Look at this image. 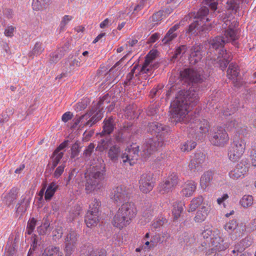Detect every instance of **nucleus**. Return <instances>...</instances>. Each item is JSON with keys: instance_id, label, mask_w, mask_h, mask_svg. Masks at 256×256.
Returning <instances> with one entry per match:
<instances>
[{"instance_id": "31", "label": "nucleus", "mask_w": 256, "mask_h": 256, "mask_svg": "<svg viewBox=\"0 0 256 256\" xmlns=\"http://www.w3.org/2000/svg\"><path fill=\"white\" fill-rule=\"evenodd\" d=\"M170 236V234L167 232L156 234L150 240V246H154L158 242L162 243L166 242Z\"/></svg>"}, {"instance_id": "29", "label": "nucleus", "mask_w": 256, "mask_h": 256, "mask_svg": "<svg viewBox=\"0 0 256 256\" xmlns=\"http://www.w3.org/2000/svg\"><path fill=\"white\" fill-rule=\"evenodd\" d=\"M100 136L101 138L98 142V144L96 150L100 152H103L108 149L112 144V139L109 136Z\"/></svg>"}, {"instance_id": "13", "label": "nucleus", "mask_w": 256, "mask_h": 256, "mask_svg": "<svg viewBox=\"0 0 256 256\" xmlns=\"http://www.w3.org/2000/svg\"><path fill=\"white\" fill-rule=\"evenodd\" d=\"M203 46L198 44H195L190 47V56L188 60L191 64H195L203 57Z\"/></svg>"}, {"instance_id": "51", "label": "nucleus", "mask_w": 256, "mask_h": 256, "mask_svg": "<svg viewBox=\"0 0 256 256\" xmlns=\"http://www.w3.org/2000/svg\"><path fill=\"white\" fill-rule=\"evenodd\" d=\"M199 128V132L201 134H206L208 132L209 125L207 120H203L200 121L198 125Z\"/></svg>"}, {"instance_id": "54", "label": "nucleus", "mask_w": 256, "mask_h": 256, "mask_svg": "<svg viewBox=\"0 0 256 256\" xmlns=\"http://www.w3.org/2000/svg\"><path fill=\"white\" fill-rule=\"evenodd\" d=\"M196 146V142L193 141H188L181 146L182 152L190 151L194 148Z\"/></svg>"}, {"instance_id": "33", "label": "nucleus", "mask_w": 256, "mask_h": 256, "mask_svg": "<svg viewBox=\"0 0 256 256\" xmlns=\"http://www.w3.org/2000/svg\"><path fill=\"white\" fill-rule=\"evenodd\" d=\"M92 112L90 111L87 112L85 114H84L80 116L78 118H76L74 120V124H73V126H76L80 122L82 123V124L83 125H90V126H92L94 124H92V122L88 123L89 122V120H87L88 118H89L90 116L92 117Z\"/></svg>"}, {"instance_id": "15", "label": "nucleus", "mask_w": 256, "mask_h": 256, "mask_svg": "<svg viewBox=\"0 0 256 256\" xmlns=\"http://www.w3.org/2000/svg\"><path fill=\"white\" fill-rule=\"evenodd\" d=\"M227 76L229 79L232 80L235 86L240 87L243 84L244 82L240 80L239 76V70L236 64H230L227 70Z\"/></svg>"}, {"instance_id": "16", "label": "nucleus", "mask_w": 256, "mask_h": 256, "mask_svg": "<svg viewBox=\"0 0 256 256\" xmlns=\"http://www.w3.org/2000/svg\"><path fill=\"white\" fill-rule=\"evenodd\" d=\"M212 28V26L211 24H206V23L203 24L197 20L190 25L188 32L192 34H197L198 32H207L211 30Z\"/></svg>"}, {"instance_id": "61", "label": "nucleus", "mask_w": 256, "mask_h": 256, "mask_svg": "<svg viewBox=\"0 0 256 256\" xmlns=\"http://www.w3.org/2000/svg\"><path fill=\"white\" fill-rule=\"evenodd\" d=\"M167 222V220L166 218H158L154 220L152 224V226L154 228H160V226H162L164 224Z\"/></svg>"}, {"instance_id": "26", "label": "nucleus", "mask_w": 256, "mask_h": 256, "mask_svg": "<svg viewBox=\"0 0 256 256\" xmlns=\"http://www.w3.org/2000/svg\"><path fill=\"white\" fill-rule=\"evenodd\" d=\"M121 150L116 144L110 147L108 152V156L114 162H117L120 156Z\"/></svg>"}, {"instance_id": "46", "label": "nucleus", "mask_w": 256, "mask_h": 256, "mask_svg": "<svg viewBox=\"0 0 256 256\" xmlns=\"http://www.w3.org/2000/svg\"><path fill=\"white\" fill-rule=\"evenodd\" d=\"M80 146L77 142L73 144L71 148L70 158L74 159V162L80 159L79 158H78L80 152Z\"/></svg>"}, {"instance_id": "24", "label": "nucleus", "mask_w": 256, "mask_h": 256, "mask_svg": "<svg viewBox=\"0 0 256 256\" xmlns=\"http://www.w3.org/2000/svg\"><path fill=\"white\" fill-rule=\"evenodd\" d=\"M84 221L88 227L96 226L98 221V210L94 208L93 211H88Z\"/></svg>"}, {"instance_id": "48", "label": "nucleus", "mask_w": 256, "mask_h": 256, "mask_svg": "<svg viewBox=\"0 0 256 256\" xmlns=\"http://www.w3.org/2000/svg\"><path fill=\"white\" fill-rule=\"evenodd\" d=\"M226 8L228 10H232L236 14L239 9V3L236 0H228L226 2Z\"/></svg>"}, {"instance_id": "64", "label": "nucleus", "mask_w": 256, "mask_h": 256, "mask_svg": "<svg viewBox=\"0 0 256 256\" xmlns=\"http://www.w3.org/2000/svg\"><path fill=\"white\" fill-rule=\"evenodd\" d=\"M65 167L66 165L64 164H62L60 166H58L54 171L53 176L54 178H58L63 173Z\"/></svg>"}, {"instance_id": "3", "label": "nucleus", "mask_w": 256, "mask_h": 256, "mask_svg": "<svg viewBox=\"0 0 256 256\" xmlns=\"http://www.w3.org/2000/svg\"><path fill=\"white\" fill-rule=\"evenodd\" d=\"M246 146L245 138L240 135H236L228 152L230 160L233 162L238 161L244 153Z\"/></svg>"}, {"instance_id": "49", "label": "nucleus", "mask_w": 256, "mask_h": 256, "mask_svg": "<svg viewBox=\"0 0 256 256\" xmlns=\"http://www.w3.org/2000/svg\"><path fill=\"white\" fill-rule=\"evenodd\" d=\"M83 174L84 173L82 172L80 169L78 168H74L72 169L69 173L68 181L70 182L72 179L74 180L76 176H83Z\"/></svg>"}, {"instance_id": "53", "label": "nucleus", "mask_w": 256, "mask_h": 256, "mask_svg": "<svg viewBox=\"0 0 256 256\" xmlns=\"http://www.w3.org/2000/svg\"><path fill=\"white\" fill-rule=\"evenodd\" d=\"M188 168L192 172H196L201 170L202 165L191 160L188 164Z\"/></svg>"}, {"instance_id": "23", "label": "nucleus", "mask_w": 256, "mask_h": 256, "mask_svg": "<svg viewBox=\"0 0 256 256\" xmlns=\"http://www.w3.org/2000/svg\"><path fill=\"white\" fill-rule=\"evenodd\" d=\"M180 26V24H176L170 28L162 40L164 44H170V42L178 36L176 31L179 28Z\"/></svg>"}, {"instance_id": "19", "label": "nucleus", "mask_w": 256, "mask_h": 256, "mask_svg": "<svg viewBox=\"0 0 256 256\" xmlns=\"http://www.w3.org/2000/svg\"><path fill=\"white\" fill-rule=\"evenodd\" d=\"M118 210L124 213V214L130 218L131 220L136 216L137 212L134 204L132 202L123 204Z\"/></svg>"}, {"instance_id": "57", "label": "nucleus", "mask_w": 256, "mask_h": 256, "mask_svg": "<svg viewBox=\"0 0 256 256\" xmlns=\"http://www.w3.org/2000/svg\"><path fill=\"white\" fill-rule=\"evenodd\" d=\"M152 70V68L151 66L150 65L149 62H147V60H146L142 66L140 68V70L139 72V74H150Z\"/></svg>"}, {"instance_id": "59", "label": "nucleus", "mask_w": 256, "mask_h": 256, "mask_svg": "<svg viewBox=\"0 0 256 256\" xmlns=\"http://www.w3.org/2000/svg\"><path fill=\"white\" fill-rule=\"evenodd\" d=\"M64 156V152H58L56 154H54V151L52 154V156H51L50 159L52 162L56 164V166L58 164L60 160Z\"/></svg>"}, {"instance_id": "34", "label": "nucleus", "mask_w": 256, "mask_h": 256, "mask_svg": "<svg viewBox=\"0 0 256 256\" xmlns=\"http://www.w3.org/2000/svg\"><path fill=\"white\" fill-rule=\"evenodd\" d=\"M18 190L16 188H12L10 191L4 196V202L5 204L10 206L16 199Z\"/></svg>"}, {"instance_id": "10", "label": "nucleus", "mask_w": 256, "mask_h": 256, "mask_svg": "<svg viewBox=\"0 0 256 256\" xmlns=\"http://www.w3.org/2000/svg\"><path fill=\"white\" fill-rule=\"evenodd\" d=\"M133 126L131 124H127L122 128L116 132L114 136L115 144H120L127 142L130 138V133H132Z\"/></svg>"}, {"instance_id": "36", "label": "nucleus", "mask_w": 256, "mask_h": 256, "mask_svg": "<svg viewBox=\"0 0 256 256\" xmlns=\"http://www.w3.org/2000/svg\"><path fill=\"white\" fill-rule=\"evenodd\" d=\"M180 240L182 244H184L188 246L195 242L196 238L193 234L185 232L180 238Z\"/></svg>"}, {"instance_id": "60", "label": "nucleus", "mask_w": 256, "mask_h": 256, "mask_svg": "<svg viewBox=\"0 0 256 256\" xmlns=\"http://www.w3.org/2000/svg\"><path fill=\"white\" fill-rule=\"evenodd\" d=\"M81 208L79 206H76L70 213V216L72 220H74L80 214Z\"/></svg>"}, {"instance_id": "28", "label": "nucleus", "mask_w": 256, "mask_h": 256, "mask_svg": "<svg viewBox=\"0 0 256 256\" xmlns=\"http://www.w3.org/2000/svg\"><path fill=\"white\" fill-rule=\"evenodd\" d=\"M196 189V184L195 182L188 180L187 181L182 190V196L188 197L192 196Z\"/></svg>"}, {"instance_id": "42", "label": "nucleus", "mask_w": 256, "mask_h": 256, "mask_svg": "<svg viewBox=\"0 0 256 256\" xmlns=\"http://www.w3.org/2000/svg\"><path fill=\"white\" fill-rule=\"evenodd\" d=\"M42 256H62L58 247L50 246L48 248Z\"/></svg>"}, {"instance_id": "30", "label": "nucleus", "mask_w": 256, "mask_h": 256, "mask_svg": "<svg viewBox=\"0 0 256 256\" xmlns=\"http://www.w3.org/2000/svg\"><path fill=\"white\" fill-rule=\"evenodd\" d=\"M209 12V9L206 6H202V7L200 10L196 12V14H195V12L193 14H192V16H194L195 18H197L202 23L204 24V20H206V22L210 21V18L205 17L207 16L208 12Z\"/></svg>"}, {"instance_id": "21", "label": "nucleus", "mask_w": 256, "mask_h": 256, "mask_svg": "<svg viewBox=\"0 0 256 256\" xmlns=\"http://www.w3.org/2000/svg\"><path fill=\"white\" fill-rule=\"evenodd\" d=\"M103 130L100 133V136H109L116 128V122L114 118L111 116L108 118H105L104 121V125L102 126Z\"/></svg>"}, {"instance_id": "39", "label": "nucleus", "mask_w": 256, "mask_h": 256, "mask_svg": "<svg viewBox=\"0 0 256 256\" xmlns=\"http://www.w3.org/2000/svg\"><path fill=\"white\" fill-rule=\"evenodd\" d=\"M50 223L48 219V216L44 218L42 220V224L37 228V231L40 234H44L46 233L49 227Z\"/></svg>"}, {"instance_id": "50", "label": "nucleus", "mask_w": 256, "mask_h": 256, "mask_svg": "<svg viewBox=\"0 0 256 256\" xmlns=\"http://www.w3.org/2000/svg\"><path fill=\"white\" fill-rule=\"evenodd\" d=\"M158 126V128L156 130V137L160 136H164V134L168 132L169 130V128L166 126L162 125L158 122L156 124Z\"/></svg>"}, {"instance_id": "6", "label": "nucleus", "mask_w": 256, "mask_h": 256, "mask_svg": "<svg viewBox=\"0 0 256 256\" xmlns=\"http://www.w3.org/2000/svg\"><path fill=\"white\" fill-rule=\"evenodd\" d=\"M164 142L157 138L147 140L142 146L141 155L144 159L148 158L154 152L162 148Z\"/></svg>"}, {"instance_id": "22", "label": "nucleus", "mask_w": 256, "mask_h": 256, "mask_svg": "<svg viewBox=\"0 0 256 256\" xmlns=\"http://www.w3.org/2000/svg\"><path fill=\"white\" fill-rule=\"evenodd\" d=\"M210 244L213 246L212 250L214 248L216 250L218 251L224 250L230 246V244L227 242L224 243L223 239L217 234L213 238H211Z\"/></svg>"}, {"instance_id": "40", "label": "nucleus", "mask_w": 256, "mask_h": 256, "mask_svg": "<svg viewBox=\"0 0 256 256\" xmlns=\"http://www.w3.org/2000/svg\"><path fill=\"white\" fill-rule=\"evenodd\" d=\"M50 0H33L32 6L34 10H40L49 4Z\"/></svg>"}, {"instance_id": "45", "label": "nucleus", "mask_w": 256, "mask_h": 256, "mask_svg": "<svg viewBox=\"0 0 256 256\" xmlns=\"http://www.w3.org/2000/svg\"><path fill=\"white\" fill-rule=\"evenodd\" d=\"M78 234L77 233L72 230L69 231L65 238V242H70V244H74L76 246V242L78 240Z\"/></svg>"}, {"instance_id": "56", "label": "nucleus", "mask_w": 256, "mask_h": 256, "mask_svg": "<svg viewBox=\"0 0 256 256\" xmlns=\"http://www.w3.org/2000/svg\"><path fill=\"white\" fill-rule=\"evenodd\" d=\"M192 160L202 165L206 160V155L203 152H198L194 154Z\"/></svg>"}, {"instance_id": "14", "label": "nucleus", "mask_w": 256, "mask_h": 256, "mask_svg": "<svg viewBox=\"0 0 256 256\" xmlns=\"http://www.w3.org/2000/svg\"><path fill=\"white\" fill-rule=\"evenodd\" d=\"M227 38L224 36H216L212 40L209 42L210 44L209 48V52L210 53L214 52L216 55L218 54V52L220 50H226L224 48V46L225 43L229 42H227Z\"/></svg>"}, {"instance_id": "4", "label": "nucleus", "mask_w": 256, "mask_h": 256, "mask_svg": "<svg viewBox=\"0 0 256 256\" xmlns=\"http://www.w3.org/2000/svg\"><path fill=\"white\" fill-rule=\"evenodd\" d=\"M226 14L224 13L220 15V16H221L224 22L222 24V28L224 29V30L223 32L224 36L227 38V42H232L234 45H236V40L238 38L236 30L238 26V22L234 19L226 20Z\"/></svg>"}, {"instance_id": "43", "label": "nucleus", "mask_w": 256, "mask_h": 256, "mask_svg": "<svg viewBox=\"0 0 256 256\" xmlns=\"http://www.w3.org/2000/svg\"><path fill=\"white\" fill-rule=\"evenodd\" d=\"M44 48L42 43L37 42L35 44L32 50L30 52L29 56L32 57L34 56H39L44 51Z\"/></svg>"}, {"instance_id": "5", "label": "nucleus", "mask_w": 256, "mask_h": 256, "mask_svg": "<svg viewBox=\"0 0 256 256\" xmlns=\"http://www.w3.org/2000/svg\"><path fill=\"white\" fill-rule=\"evenodd\" d=\"M110 97L107 94L104 95L98 102L93 106L92 110H90L92 113V117L89 120L88 123L92 122V124L96 123L100 120L103 116V112L104 108H106L108 106Z\"/></svg>"}, {"instance_id": "35", "label": "nucleus", "mask_w": 256, "mask_h": 256, "mask_svg": "<svg viewBox=\"0 0 256 256\" xmlns=\"http://www.w3.org/2000/svg\"><path fill=\"white\" fill-rule=\"evenodd\" d=\"M58 188V186L54 182H51L48 186L44 198L46 200H51L52 196Z\"/></svg>"}, {"instance_id": "58", "label": "nucleus", "mask_w": 256, "mask_h": 256, "mask_svg": "<svg viewBox=\"0 0 256 256\" xmlns=\"http://www.w3.org/2000/svg\"><path fill=\"white\" fill-rule=\"evenodd\" d=\"M240 124V122H239L238 120H233L228 122L226 124V126L227 128L229 129L230 130L234 129L236 130L237 129H238Z\"/></svg>"}, {"instance_id": "9", "label": "nucleus", "mask_w": 256, "mask_h": 256, "mask_svg": "<svg viewBox=\"0 0 256 256\" xmlns=\"http://www.w3.org/2000/svg\"><path fill=\"white\" fill-rule=\"evenodd\" d=\"M130 196V190L124 186H120L113 189L110 198L115 203L118 204L126 201Z\"/></svg>"}, {"instance_id": "52", "label": "nucleus", "mask_w": 256, "mask_h": 256, "mask_svg": "<svg viewBox=\"0 0 256 256\" xmlns=\"http://www.w3.org/2000/svg\"><path fill=\"white\" fill-rule=\"evenodd\" d=\"M76 246L74 245V244H70V242H65L64 252L66 256H70L74 251Z\"/></svg>"}, {"instance_id": "37", "label": "nucleus", "mask_w": 256, "mask_h": 256, "mask_svg": "<svg viewBox=\"0 0 256 256\" xmlns=\"http://www.w3.org/2000/svg\"><path fill=\"white\" fill-rule=\"evenodd\" d=\"M66 72H70L73 70L76 66H80L81 64V60L80 58H68L66 62Z\"/></svg>"}, {"instance_id": "62", "label": "nucleus", "mask_w": 256, "mask_h": 256, "mask_svg": "<svg viewBox=\"0 0 256 256\" xmlns=\"http://www.w3.org/2000/svg\"><path fill=\"white\" fill-rule=\"evenodd\" d=\"M158 122H150L148 124L147 131L151 133L152 134L156 135V130L158 128L157 124Z\"/></svg>"}, {"instance_id": "12", "label": "nucleus", "mask_w": 256, "mask_h": 256, "mask_svg": "<svg viewBox=\"0 0 256 256\" xmlns=\"http://www.w3.org/2000/svg\"><path fill=\"white\" fill-rule=\"evenodd\" d=\"M178 183V176L173 173L165 181L160 184L158 187L159 192L162 194L168 193L172 191Z\"/></svg>"}, {"instance_id": "27", "label": "nucleus", "mask_w": 256, "mask_h": 256, "mask_svg": "<svg viewBox=\"0 0 256 256\" xmlns=\"http://www.w3.org/2000/svg\"><path fill=\"white\" fill-rule=\"evenodd\" d=\"M214 172L211 170H208L204 173L200 180V185L202 188L205 190L212 181Z\"/></svg>"}, {"instance_id": "11", "label": "nucleus", "mask_w": 256, "mask_h": 256, "mask_svg": "<svg viewBox=\"0 0 256 256\" xmlns=\"http://www.w3.org/2000/svg\"><path fill=\"white\" fill-rule=\"evenodd\" d=\"M140 188L144 193H148L152 190L154 182L152 174L150 172L142 174L139 180Z\"/></svg>"}, {"instance_id": "41", "label": "nucleus", "mask_w": 256, "mask_h": 256, "mask_svg": "<svg viewBox=\"0 0 256 256\" xmlns=\"http://www.w3.org/2000/svg\"><path fill=\"white\" fill-rule=\"evenodd\" d=\"M64 54V50H63V48L62 49L57 50L54 52L50 56V62L51 64H56L58 62V61L62 58Z\"/></svg>"}, {"instance_id": "47", "label": "nucleus", "mask_w": 256, "mask_h": 256, "mask_svg": "<svg viewBox=\"0 0 256 256\" xmlns=\"http://www.w3.org/2000/svg\"><path fill=\"white\" fill-rule=\"evenodd\" d=\"M253 197L250 195H244L240 200L241 205L244 208H248L253 204Z\"/></svg>"}, {"instance_id": "44", "label": "nucleus", "mask_w": 256, "mask_h": 256, "mask_svg": "<svg viewBox=\"0 0 256 256\" xmlns=\"http://www.w3.org/2000/svg\"><path fill=\"white\" fill-rule=\"evenodd\" d=\"M203 202V198L202 196L193 198L190 204L189 209L188 211H194L199 206H200Z\"/></svg>"}, {"instance_id": "32", "label": "nucleus", "mask_w": 256, "mask_h": 256, "mask_svg": "<svg viewBox=\"0 0 256 256\" xmlns=\"http://www.w3.org/2000/svg\"><path fill=\"white\" fill-rule=\"evenodd\" d=\"M84 248H86V250L88 251V256H106V252L103 250H94L92 246L90 244H84L82 248V250H84ZM85 252L84 251V253Z\"/></svg>"}, {"instance_id": "18", "label": "nucleus", "mask_w": 256, "mask_h": 256, "mask_svg": "<svg viewBox=\"0 0 256 256\" xmlns=\"http://www.w3.org/2000/svg\"><path fill=\"white\" fill-rule=\"evenodd\" d=\"M248 172V168L242 162L238 163L229 172L230 177L236 180L241 178Z\"/></svg>"}, {"instance_id": "63", "label": "nucleus", "mask_w": 256, "mask_h": 256, "mask_svg": "<svg viewBox=\"0 0 256 256\" xmlns=\"http://www.w3.org/2000/svg\"><path fill=\"white\" fill-rule=\"evenodd\" d=\"M24 199L25 198H23L20 202L18 203L16 205V212L18 214H22L26 210V204L25 205L22 204Z\"/></svg>"}, {"instance_id": "25", "label": "nucleus", "mask_w": 256, "mask_h": 256, "mask_svg": "<svg viewBox=\"0 0 256 256\" xmlns=\"http://www.w3.org/2000/svg\"><path fill=\"white\" fill-rule=\"evenodd\" d=\"M252 244V239L250 236H246L234 246L232 250L233 254L242 252L246 248L249 247Z\"/></svg>"}, {"instance_id": "1", "label": "nucleus", "mask_w": 256, "mask_h": 256, "mask_svg": "<svg viewBox=\"0 0 256 256\" xmlns=\"http://www.w3.org/2000/svg\"><path fill=\"white\" fill-rule=\"evenodd\" d=\"M180 80L192 86L188 90H179L174 100L171 103L170 118L172 122H189L188 112L190 108L196 106L200 100L198 90L206 86V78L202 70L186 68L180 72Z\"/></svg>"}, {"instance_id": "2", "label": "nucleus", "mask_w": 256, "mask_h": 256, "mask_svg": "<svg viewBox=\"0 0 256 256\" xmlns=\"http://www.w3.org/2000/svg\"><path fill=\"white\" fill-rule=\"evenodd\" d=\"M100 169L97 166H94L88 174H84L85 190L88 193L102 186L105 178V168Z\"/></svg>"}, {"instance_id": "17", "label": "nucleus", "mask_w": 256, "mask_h": 256, "mask_svg": "<svg viewBox=\"0 0 256 256\" xmlns=\"http://www.w3.org/2000/svg\"><path fill=\"white\" fill-rule=\"evenodd\" d=\"M218 55V60L217 62L218 66L222 70H224L232 59V54L226 50H220Z\"/></svg>"}, {"instance_id": "8", "label": "nucleus", "mask_w": 256, "mask_h": 256, "mask_svg": "<svg viewBox=\"0 0 256 256\" xmlns=\"http://www.w3.org/2000/svg\"><path fill=\"white\" fill-rule=\"evenodd\" d=\"M228 134L222 127L217 128L211 134L210 139L214 146L222 147L228 143Z\"/></svg>"}, {"instance_id": "7", "label": "nucleus", "mask_w": 256, "mask_h": 256, "mask_svg": "<svg viewBox=\"0 0 256 256\" xmlns=\"http://www.w3.org/2000/svg\"><path fill=\"white\" fill-rule=\"evenodd\" d=\"M139 146H130V148L126 149L125 152L121 155L122 162L121 163L125 166H132L136 163L139 157Z\"/></svg>"}, {"instance_id": "20", "label": "nucleus", "mask_w": 256, "mask_h": 256, "mask_svg": "<svg viewBox=\"0 0 256 256\" xmlns=\"http://www.w3.org/2000/svg\"><path fill=\"white\" fill-rule=\"evenodd\" d=\"M131 222L130 218H128L118 210L114 215L112 220L113 225L116 228H122L128 225Z\"/></svg>"}, {"instance_id": "38", "label": "nucleus", "mask_w": 256, "mask_h": 256, "mask_svg": "<svg viewBox=\"0 0 256 256\" xmlns=\"http://www.w3.org/2000/svg\"><path fill=\"white\" fill-rule=\"evenodd\" d=\"M184 202H178L174 204L172 214L175 220L178 219L180 216V214L183 211Z\"/></svg>"}, {"instance_id": "55", "label": "nucleus", "mask_w": 256, "mask_h": 256, "mask_svg": "<svg viewBox=\"0 0 256 256\" xmlns=\"http://www.w3.org/2000/svg\"><path fill=\"white\" fill-rule=\"evenodd\" d=\"M238 223L236 220H232L224 225L225 230L228 232L234 231L237 227Z\"/></svg>"}]
</instances>
